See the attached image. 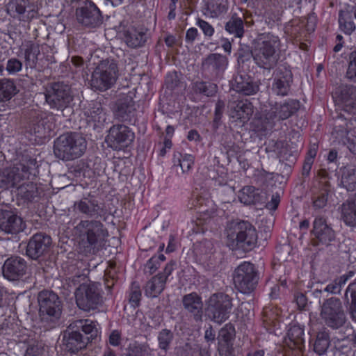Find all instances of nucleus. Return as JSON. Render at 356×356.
<instances>
[{"instance_id":"f257e3e1","label":"nucleus","mask_w":356,"mask_h":356,"mask_svg":"<svg viewBox=\"0 0 356 356\" xmlns=\"http://www.w3.org/2000/svg\"><path fill=\"white\" fill-rule=\"evenodd\" d=\"M98 336L99 330L94 321L90 319L73 321L63 334L64 350L71 354H76L85 349Z\"/></svg>"},{"instance_id":"f03ea898","label":"nucleus","mask_w":356,"mask_h":356,"mask_svg":"<svg viewBox=\"0 0 356 356\" xmlns=\"http://www.w3.org/2000/svg\"><path fill=\"white\" fill-rule=\"evenodd\" d=\"M280 38L271 33L260 35L254 42L252 55L255 63L260 67L270 69L277 63L280 50Z\"/></svg>"},{"instance_id":"7ed1b4c3","label":"nucleus","mask_w":356,"mask_h":356,"mask_svg":"<svg viewBox=\"0 0 356 356\" xmlns=\"http://www.w3.org/2000/svg\"><path fill=\"white\" fill-rule=\"evenodd\" d=\"M87 142L77 133H67L57 138L54 146L56 157L63 161H72L81 157L86 152Z\"/></svg>"},{"instance_id":"20e7f679","label":"nucleus","mask_w":356,"mask_h":356,"mask_svg":"<svg viewBox=\"0 0 356 356\" xmlns=\"http://www.w3.org/2000/svg\"><path fill=\"white\" fill-rule=\"evenodd\" d=\"M39 314L41 321L49 327H54L61 316L63 303L53 291L43 290L38 294Z\"/></svg>"},{"instance_id":"39448f33","label":"nucleus","mask_w":356,"mask_h":356,"mask_svg":"<svg viewBox=\"0 0 356 356\" xmlns=\"http://www.w3.org/2000/svg\"><path fill=\"white\" fill-rule=\"evenodd\" d=\"M76 234L79 235V252L85 256L95 254L97 250V243L108 236L103 224H78L75 227Z\"/></svg>"},{"instance_id":"423d86ee","label":"nucleus","mask_w":356,"mask_h":356,"mask_svg":"<svg viewBox=\"0 0 356 356\" xmlns=\"http://www.w3.org/2000/svg\"><path fill=\"white\" fill-rule=\"evenodd\" d=\"M320 317L324 325L334 330L343 327L347 321L342 302L337 297L323 302L320 306Z\"/></svg>"},{"instance_id":"0eeeda50","label":"nucleus","mask_w":356,"mask_h":356,"mask_svg":"<svg viewBox=\"0 0 356 356\" xmlns=\"http://www.w3.org/2000/svg\"><path fill=\"white\" fill-rule=\"evenodd\" d=\"M233 298L225 293L212 294L207 302V313L209 318L218 324L226 321L233 308Z\"/></svg>"},{"instance_id":"6e6552de","label":"nucleus","mask_w":356,"mask_h":356,"mask_svg":"<svg viewBox=\"0 0 356 356\" xmlns=\"http://www.w3.org/2000/svg\"><path fill=\"white\" fill-rule=\"evenodd\" d=\"M236 288L244 294L252 293L257 287L259 274L254 264L244 261L238 266L233 273Z\"/></svg>"},{"instance_id":"1a4fd4ad","label":"nucleus","mask_w":356,"mask_h":356,"mask_svg":"<svg viewBox=\"0 0 356 356\" xmlns=\"http://www.w3.org/2000/svg\"><path fill=\"white\" fill-rule=\"evenodd\" d=\"M100 285L96 283L81 284L76 290L75 297L77 307L84 311L90 312L98 308L103 303Z\"/></svg>"},{"instance_id":"9d476101","label":"nucleus","mask_w":356,"mask_h":356,"mask_svg":"<svg viewBox=\"0 0 356 356\" xmlns=\"http://www.w3.org/2000/svg\"><path fill=\"white\" fill-rule=\"evenodd\" d=\"M117 73L118 67L114 62L102 61L92 73V87L102 91L109 89L116 81Z\"/></svg>"},{"instance_id":"9b49d317","label":"nucleus","mask_w":356,"mask_h":356,"mask_svg":"<svg viewBox=\"0 0 356 356\" xmlns=\"http://www.w3.org/2000/svg\"><path fill=\"white\" fill-rule=\"evenodd\" d=\"M135 138L134 131L122 124L113 126L106 136L108 145L115 150H122L129 147Z\"/></svg>"},{"instance_id":"f8f14e48","label":"nucleus","mask_w":356,"mask_h":356,"mask_svg":"<svg viewBox=\"0 0 356 356\" xmlns=\"http://www.w3.org/2000/svg\"><path fill=\"white\" fill-rule=\"evenodd\" d=\"M45 99L51 108L63 110L69 106L72 100V97L68 86L60 83H54L47 90Z\"/></svg>"},{"instance_id":"ddd939ff","label":"nucleus","mask_w":356,"mask_h":356,"mask_svg":"<svg viewBox=\"0 0 356 356\" xmlns=\"http://www.w3.org/2000/svg\"><path fill=\"white\" fill-rule=\"evenodd\" d=\"M52 243L50 236L44 233L33 235L26 245V254L33 260H38L49 254Z\"/></svg>"},{"instance_id":"4468645a","label":"nucleus","mask_w":356,"mask_h":356,"mask_svg":"<svg viewBox=\"0 0 356 356\" xmlns=\"http://www.w3.org/2000/svg\"><path fill=\"white\" fill-rule=\"evenodd\" d=\"M26 270L27 262L19 256L8 257L2 266L3 277L10 281H16L22 278L26 274Z\"/></svg>"},{"instance_id":"2eb2a0df","label":"nucleus","mask_w":356,"mask_h":356,"mask_svg":"<svg viewBox=\"0 0 356 356\" xmlns=\"http://www.w3.org/2000/svg\"><path fill=\"white\" fill-rule=\"evenodd\" d=\"M184 309L195 322H201L203 316V302L200 296L195 292L186 294L182 297Z\"/></svg>"},{"instance_id":"dca6fc26","label":"nucleus","mask_w":356,"mask_h":356,"mask_svg":"<svg viewBox=\"0 0 356 356\" xmlns=\"http://www.w3.org/2000/svg\"><path fill=\"white\" fill-rule=\"evenodd\" d=\"M245 225V227H241L236 235V247L244 252H249L256 247L258 235L252 224Z\"/></svg>"},{"instance_id":"f3484780","label":"nucleus","mask_w":356,"mask_h":356,"mask_svg":"<svg viewBox=\"0 0 356 356\" xmlns=\"http://www.w3.org/2000/svg\"><path fill=\"white\" fill-rule=\"evenodd\" d=\"M79 23L84 26H95L101 22V14L98 8L91 1L86 2L76 12Z\"/></svg>"},{"instance_id":"a211bd4d","label":"nucleus","mask_w":356,"mask_h":356,"mask_svg":"<svg viewBox=\"0 0 356 356\" xmlns=\"http://www.w3.org/2000/svg\"><path fill=\"white\" fill-rule=\"evenodd\" d=\"M332 95L335 103L344 106L348 112V107L356 106V86H342L332 91Z\"/></svg>"},{"instance_id":"6ab92c4d","label":"nucleus","mask_w":356,"mask_h":356,"mask_svg":"<svg viewBox=\"0 0 356 356\" xmlns=\"http://www.w3.org/2000/svg\"><path fill=\"white\" fill-rule=\"evenodd\" d=\"M300 106L299 102L289 100L283 104L276 105L272 108V112L266 118L267 124H271L275 120H283L289 118Z\"/></svg>"},{"instance_id":"aec40b11","label":"nucleus","mask_w":356,"mask_h":356,"mask_svg":"<svg viewBox=\"0 0 356 356\" xmlns=\"http://www.w3.org/2000/svg\"><path fill=\"white\" fill-rule=\"evenodd\" d=\"M233 90L244 95H252L259 90V85L246 74H237L232 83Z\"/></svg>"},{"instance_id":"412c9836","label":"nucleus","mask_w":356,"mask_h":356,"mask_svg":"<svg viewBox=\"0 0 356 356\" xmlns=\"http://www.w3.org/2000/svg\"><path fill=\"white\" fill-rule=\"evenodd\" d=\"M86 120L88 126L94 129L101 127L106 120V115L99 104H95L85 111Z\"/></svg>"},{"instance_id":"4be33fe9","label":"nucleus","mask_w":356,"mask_h":356,"mask_svg":"<svg viewBox=\"0 0 356 356\" xmlns=\"http://www.w3.org/2000/svg\"><path fill=\"white\" fill-rule=\"evenodd\" d=\"M312 234L314 236V239L318 242H314V245H317L318 243H329L334 239V231L328 224H314Z\"/></svg>"},{"instance_id":"5701e85b","label":"nucleus","mask_w":356,"mask_h":356,"mask_svg":"<svg viewBox=\"0 0 356 356\" xmlns=\"http://www.w3.org/2000/svg\"><path fill=\"white\" fill-rule=\"evenodd\" d=\"M229 107L231 117L243 122L248 120L253 113L252 105L246 100L240 101L236 105L231 104Z\"/></svg>"},{"instance_id":"b1692460","label":"nucleus","mask_w":356,"mask_h":356,"mask_svg":"<svg viewBox=\"0 0 356 356\" xmlns=\"http://www.w3.org/2000/svg\"><path fill=\"white\" fill-rule=\"evenodd\" d=\"M291 79V72L286 69L281 74L277 73L273 84V91L277 95L284 96L287 95Z\"/></svg>"},{"instance_id":"393cba45","label":"nucleus","mask_w":356,"mask_h":356,"mask_svg":"<svg viewBox=\"0 0 356 356\" xmlns=\"http://www.w3.org/2000/svg\"><path fill=\"white\" fill-rule=\"evenodd\" d=\"M165 277H161L158 275L154 276L149 280L145 286V294L149 298H156L165 289Z\"/></svg>"},{"instance_id":"a878e982","label":"nucleus","mask_w":356,"mask_h":356,"mask_svg":"<svg viewBox=\"0 0 356 356\" xmlns=\"http://www.w3.org/2000/svg\"><path fill=\"white\" fill-rule=\"evenodd\" d=\"M330 345V337L327 331L318 332L312 344L313 350L318 355H324Z\"/></svg>"},{"instance_id":"bb28decb","label":"nucleus","mask_w":356,"mask_h":356,"mask_svg":"<svg viewBox=\"0 0 356 356\" xmlns=\"http://www.w3.org/2000/svg\"><path fill=\"white\" fill-rule=\"evenodd\" d=\"M74 209L88 216L98 213L99 207L95 200L84 198L74 204Z\"/></svg>"},{"instance_id":"cd10ccee","label":"nucleus","mask_w":356,"mask_h":356,"mask_svg":"<svg viewBox=\"0 0 356 356\" xmlns=\"http://www.w3.org/2000/svg\"><path fill=\"white\" fill-rule=\"evenodd\" d=\"M173 339L174 334L170 330L167 328L162 329L157 335L159 348L165 353H167L170 348Z\"/></svg>"},{"instance_id":"c85d7f7f","label":"nucleus","mask_w":356,"mask_h":356,"mask_svg":"<svg viewBox=\"0 0 356 356\" xmlns=\"http://www.w3.org/2000/svg\"><path fill=\"white\" fill-rule=\"evenodd\" d=\"M24 57L26 64L29 65L30 67H33L35 65L38 56L40 53L39 46L29 42L24 44Z\"/></svg>"},{"instance_id":"c756f323","label":"nucleus","mask_w":356,"mask_h":356,"mask_svg":"<svg viewBox=\"0 0 356 356\" xmlns=\"http://www.w3.org/2000/svg\"><path fill=\"white\" fill-rule=\"evenodd\" d=\"M16 92L14 82L10 79L0 80V101H6L12 98Z\"/></svg>"},{"instance_id":"7c9ffc66","label":"nucleus","mask_w":356,"mask_h":356,"mask_svg":"<svg viewBox=\"0 0 356 356\" xmlns=\"http://www.w3.org/2000/svg\"><path fill=\"white\" fill-rule=\"evenodd\" d=\"M180 166L182 172H188L194 164V157L188 154H175L174 155V165Z\"/></svg>"},{"instance_id":"2f4dec72","label":"nucleus","mask_w":356,"mask_h":356,"mask_svg":"<svg viewBox=\"0 0 356 356\" xmlns=\"http://www.w3.org/2000/svg\"><path fill=\"white\" fill-rule=\"evenodd\" d=\"M341 181L348 190H353L356 184V167H346L343 171Z\"/></svg>"},{"instance_id":"473e14b6","label":"nucleus","mask_w":356,"mask_h":356,"mask_svg":"<svg viewBox=\"0 0 356 356\" xmlns=\"http://www.w3.org/2000/svg\"><path fill=\"white\" fill-rule=\"evenodd\" d=\"M235 334L234 327L231 323L226 324L218 332V344L233 343Z\"/></svg>"},{"instance_id":"72a5a7b5","label":"nucleus","mask_w":356,"mask_h":356,"mask_svg":"<svg viewBox=\"0 0 356 356\" xmlns=\"http://www.w3.org/2000/svg\"><path fill=\"white\" fill-rule=\"evenodd\" d=\"M304 330L299 325H292L288 331V337L293 345L300 348L304 343Z\"/></svg>"},{"instance_id":"f704fd0d","label":"nucleus","mask_w":356,"mask_h":356,"mask_svg":"<svg viewBox=\"0 0 356 356\" xmlns=\"http://www.w3.org/2000/svg\"><path fill=\"white\" fill-rule=\"evenodd\" d=\"M19 179V176L11 173L8 170L0 171V188L13 187Z\"/></svg>"},{"instance_id":"c9c22d12","label":"nucleus","mask_w":356,"mask_h":356,"mask_svg":"<svg viewBox=\"0 0 356 356\" xmlns=\"http://www.w3.org/2000/svg\"><path fill=\"white\" fill-rule=\"evenodd\" d=\"M226 30L236 37H242L244 33L243 20L238 17L232 18L226 24Z\"/></svg>"},{"instance_id":"e433bc0d","label":"nucleus","mask_w":356,"mask_h":356,"mask_svg":"<svg viewBox=\"0 0 356 356\" xmlns=\"http://www.w3.org/2000/svg\"><path fill=\"white\" fill-rule=\"evenodd\" d=\"M8 13L13 17H19L25 13V1L24 0H11L7 5Z\"/></svg>"},{"instance_id":"4c0bfd02","label":"nucleus","mask_w":356,"mask_h":356,"mask_svg":"<svg viewBox=\"0 0 356 356\" xmlns=\"http://www.w3.org/2000/svg\"><path fill=\"white\" fill-rule=\"evenodd\" d=\"M255 188L247 186L243 187L238 194L239 201L244 204H250L255 200Z\"/></svg>"},{"instance_id":"58836bf2","label":"nucleus","mask_w":356,"mask_h":356,"mask_svg":"<svg viewBox=\"0 0 356 356\" xmlns=\"http://www.w3.org/2000/svg\"><path fill=\"white\" fill-rule=\"evenodd\" d=\"M341 215L344 222L356 220V205L353 202H346L342 204Z\"/></svg>"},{"instance_id":"ea45409f","label":"nucleus","mask_w":356,"mask_h":356,"mask_svg":"<svg viewBox=\"0 0 356 356\" xmlns=\"http://www.w3.org/2000/svg\"><path fill=\"white\" fill-rule=\"evenodd\" d=\"M51 130V124H47V120L42 119L37 124H33V130H31V131H33L38 138H44L50 136L49 133Z\"/></svg>"},{"instance_id":"a19ab883","label":"nucleus","mask_w":356,"mask_h":356,"mask_svg":"<svg viewBox=\"0 0 356 356\" xmlns=\"http://www.w3.org/2000/svg\"><path fill=\"white\" fill-rule=\"evenodd\" d=\"M207 62L213 68L219 71L225 70L228 65V61L225 56L216 54L209 56Z\"/></svg>"},{"instance_id":"79ce46f5","label":"nucleus","mask_w":356,"mask_h":356,"mask_svg":"<svg viewBox=\"0 0 356 356\" xmlns=\"http://www.w3.org/2000/svg\"><path fill=\"white\" fill-rule=\"evenodd\" d=\"M347 282V277L340 276L335 278L332 282L328 284L324 289V291L332 294H340L343 286Z\"/></svg>"},{"instance_id":"37998d69","label":"nucleus","mask_w":356,"mask_h":356,"mask_svg":"<svg viewBox=\"0 0 356 356\" xmlns=\"http://www.w3.org/2000/svg\"><path fill=\"white\" fill-rule=\"evenodd\" d=\"M196 92L204 94L207 97L213 96L217 91L216 84L206 82H197L193 86Z\"/></svg>"},{"instance_id":"c03bdc74","label":"nucleus","mask_w":356,"mask_h":356,"mask_svg":"<svg viewBox=\"0 0 356 356\" xmlns=\"http://www.w3.org/2000/svg\"><path fill=\"white\" fill-rule=\"evenodd\" d=\"M350 294L351 301L350 304V312L353 321H356V282L350 283L345 292V297L348 299Z\"/></svg>"},{"instance_id":"a18cd8bd","label":"nucleus","mask_w":356,"mask_h":356,"mask_svg":"<svg viewBox=\"0 0 356 356\" xmlns=\"http://www.w3.org/2000/svg\"><path fill=\"white\" fill-rule=\"evenodd\" d=\"M152 349L147 343H134L130 346L129 354L131 356H150Z\"/></svg>"},{"instance_id":"49530a36","label":"nucleus","mask_w":356,"mask_h":356,"mask_svg":"<svg viewBox=\"0 0 356 356\" xmlns=\"http://www.w3.org/2000/svg\"><path fill=\"white\" fill-rule=\"evenodd\" d=\"M145 34L134 31L127 37L126 41L129 46L137 47L141 46L145 42Z\"/></svg>"},{"instance_id":"de8ad7c7","label":"nucleus","mask_w":356,"mask_h":356,"mask_svg":"<svg viewBox=\"0 0 356 356\" xmlns=\"http://www.w3.org/2000/svg\"><path fill=\"white\" fill-rule=\"evenodd\" d=\"M227 8L225 6L222 5L221 3H210L207 6V15L210 17H218L221 14L225 13Z\"/></svg>"},{"instance_id":"09e8293b","label":"nucleus","mask_w":356,"mask_h":356,"mask_svg":"<svg viewBox=\"0 0 356 356\" xmlns=\"http://www.w3.org/2000/svg\"><path fill=\"white\" fill-rule=\"evenodd\" d=\"M198 204L199 207V217L197 218L198 220L200 221H207L211 220H215V216H216L217 211L214 208H212L211 210L204 209L202 202L200 200Z\"/></svg>"},{"instance_id":"8fccbe9b","label":"nucleus","mask_w":356,"mask_h":356,"mask_svg":"<svg viewBox=\"0 0 356 356\" xmlns=\"http://www.w3.org/2000/svg\"><path fill=\"white\" fill-rule=\"evenodd\" d=\"M22 69V63L19 60L15 58H12L8 60L6 70L8 74H15L20 72Z\"/></svg>"},{"instance_id":"3c124183","label":"nucleus","mask_w":356,"mask_h":356,"mask_svg":"<svg viewBox=\"0 0 356 356\" xmlns=\"http://www.w3.org/2000/svg\"><path fill=\"white\" fill-rule=\"evenodd\" d=\"M25 224H0V229L8 234H17L23 232Z\"/></svg>"},{"instance_id":"603ef678","label":"nucleus","mask_w":356,"mask_h":356,"mask_svg":"<svg viewBox=\"0 0 356 356\" xmlns=\"http://www.w3.org/2000/svg\"><path fill=\"white\" fill-rule=\"evenodd\" d=\"M141 297V291L139 286L133 283L131 285L130 293H129V302L134 307H136L139 305Z\"/></svg>"},{"instance_id":"864d4df0","label":"nucleus","mask_w":356,"mask_h":356,"mask_svg":"<svg viewBox=\"0 0 356 356\" xmlns=\"http://www.w3.org/2000/svg\"><path fill=\"white\" fill-rule=\"evenodd\" d=\"M348 79L356 81V51L351 53L350 63L346 72Z\"/></svg>"},{"instance_id":"5fc2aeb1","label":"nucleus","mask_w":356,"mask_h":356,"mask_svg":"<svg viewBox=\"0 0 356 356\" xmlns=\"http://www.w3.org/2000/svg\"><path fill=\"white\" fill-rule=\"evenodd\" d=\"M339 23L343 31L348 35L351 34L356 29L353 22H346L342 12L339 13Z\"/></svg>"},{"instance_id":"6e6d98bb","label":"nucleus","mask_w":356,"mask_h":356,"mask_svg":"<svg viewBox=\"0 0 356 356\" xmlns=\"http://www.w3.org/2000/svg\"><path fill=\"white\" fill-rule=\"evenodd\" d=\"M295 301L298 305V308L300 310H308L309 305L310 302H308L307 296L302 293H296L294 296Z\"/></svg>"},{"instance_id":"4d7b16f0","label":"nucleus","mask_w":356,"mask_h":356,"mask_svg":"<svg viewBox=\"0 0 356 356\" xmlns=\"http://www.w3.org/2000/svg\"><path fill=\"white\" fill-rule=\"evenodd\" d=\"M220 356H235L233 343L218 344Z\"/></svg>"},{"instance_id":"13d9d810","label":"nucleus","mask_w":356,"mask_h":356,"mask_svg":"<svg viewBox=\"0 0 356 356\" xmlns=\"http://www.w3.org/2000/svg\"><path fill=\"white\" fill-rule=\"evenodd\" d=\"M0 219H6V222L9 223L21 222V218L19 216L8 210L0 211Z\"/></svg>"},{"instance_id":"bf43d9fd","label":"nucleus","mask_w":356,"mask_h":356,"mask_svg":"<svg viewBox=\"0 0 356 356\" xmlns=\"http://www.w3.org/2000/svg\"><path fill=\"white\" fill-rule=\"evenodd\" d=\"M115 272L112 270H106L104 275V284L108 292L111 291L115 282Z\"/></svg>"},{"instance_id":"052dcab7","label":"nucleus","mask_w":356,"mask_h":356,"mask_svg":"<svg viewBox=\"0 0 356 356\" xmlns=\"http://www.w3.org/2000/svg\"><path fill=\"white\" fill-rule=\"evenodd\" d=\"M160 264L157 261L156 259L151 257L145 266V271L146 273L152 275L160 267Z\"/></svg>"},{"instance_id":"680f3d73","label":"nucleus","mask_w":356,"mask_h":356,"mask_svg":"<svg viewBox=\"0 0 356 356\" xmlns=\"http://www.w3.org/2000/svg\"><path fill=\"white\" fill-rule=\"evenodd\" d=\"M177 264L175 261H170L168 263L163 270V271L161 273H159L158 275L161 277H165V282H166L168 277L171 275L172 272L175 268Z\"/></svg>"},{"instance_id":"e2e57ef3","label":"nucleus","mask_w":356,"mask_h":356,"mask_svg":"<svg viewBox=\"0 0 356 356\" xmlns=\"http://www.w3.org/2000/svg\"><path fill=\"white\" fill-rule=\"evenodd\" d=\"M316 154V147L315 145L311 148L308 152V156L306 159L303 169L304 170L309 171L311 168L312 164L313 163V159H314Z\"/></svg>"},{"instance_id":"0e129e2a","label":"nucleus","mask_w":356,"mask_h":356,"mask_svg":"<svg viewBox=\"0 0 356 356\" xmlns=\"http://www.w3.org/2000/svg\"><path fill=\"white\" fill-rule=\"evenodd\" d=\"M197 25L205 35L211 36L213 34L214 29L208 22L204 20H199L197 22Z\"/></svg>"},{"instance_id":"69168bd1","label":"nucleus","mask_w":356,"mask_h":356,"mask_svg":"<svg viewBox=\"0 0 356 356\" xmlns=\"http://www.w3.org/2000/svg\"><path fill=\"white\" fill-rule=\"evenodd\" d=\"M280 202V195L277 193L273 194L271 197V200L266 204V208L270 211H275Z\"/></svg>"},{"instance_id":"338daca9","label":"nucleus","mask_w":356,"mask_h":356,"mask_svg":"<svg viewBox=\"0 0 356 356\" xmlns=\"http://www.w3.org/2000/svg\"><path fill=\"white\" fill-rule=\"evenodd\" d=\"M109 343L112 346H118L120 343V334L118 331H113L109 336Z\"/></svg>"},{"instance_id":"774afa93","label":"nucleus","mask_w":356,"mask_h":356,"mask_svg":"<svg viewBox=\"0 0 356 356\" xmlns=\"http://www.w3.org/2000/svg\"><path fill=\"white\" fill-rule=\"evenodd\" d=\"M216 334L213 331L212 326H209L206 330L204 333V339L208 342H213L215 340Z\"/></svg>"}]
</instances>
